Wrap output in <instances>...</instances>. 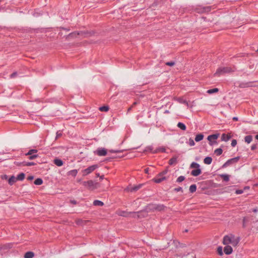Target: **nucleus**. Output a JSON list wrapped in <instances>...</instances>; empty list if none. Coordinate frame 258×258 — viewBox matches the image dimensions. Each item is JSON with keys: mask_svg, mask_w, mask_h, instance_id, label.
Instances as JSON below:
<instances>
[{"mask_svg": "<svg viewBox=\"0 0 258 258\" xmlns=\"http://www.w3.org/2000/svg\"><path fill=\"white\" fill-rule=\"evenodd\" d=\"M119 215L122 216H126V213L124 211L121 212L120 213H119Z\"/></svg>", "mask_w": 258, "mask_h": 258, "instance_id": "a18cd8bd", "label": "nucleus"}, {"mask_svg": "<svg viewBox=\"0 0 258 258\" xmlns=\"http://www.w3.org/2000/svg\"><path fill=\"white\" fill-rule=\"evenodd\" d=\"M98 167V165H97V164L93 165L84 170H82L81 171V172L82 173L83 176H85L90 174L92 172H93Z\"/></svg>", "mask_w": 258, "mask_h": 258, "instance_id": "7ed1b4c3", "label": "nucleus"}, {"mask_svg": "<svg viewBox=\"0 0 258 258\" xmlns=\"http://www.w3.org/2000/svg\"><path fill=\"white\" fill-rule=\"evenodd\" d=\"M35 164L34 162H27L25 164V165L26 166H32L34 165Z\"/></svg>", "mask_w": 258, "mask_h": 258, "instance_id": "37998d69", "label": "nucleus"}, {"mask_svg": "<svg viewBox=\"0 0 258 258\" xmlns=\"http://www.w3.org/2000/svg\"><path fill=\"white\" fill-rule=\"evenodd\" d=\"M37 156H38L37 155H30L29 159L30 160H33V159H35L36 158H37Z\"/></svg>", "mask_w": 258, "mask_h": 258, "instance_id": "4c0bfd02", "label": "nucleus"}, {"mask_svg": "<svg viewBox=\"0 0 258 258\" xmlns=\"http://www.w3.org/2000/svg\"><path fill=\"white\" fill-rule=\"evenodd\" d=\"M233 71V69L230 67L219 68L217 70L216 73L214 74V75L219 76L220 75L225 73H230Z\"/></svg>", "mask_w": 258, "mask_h": 258, "instance_id": "f03ea898", "label": "nucleus"}, {"mask_svg": "<svg viewBox=\"0 0 258 258\" xmlns=\"http://www.w3.org/2000/svg\"><path fill=\"white\" fill-rule=\"evenodd\" d=\"M218 252L219 254H220V255H222L223 252H222V248L221 247H218Z\"/></svg>", "mask_w": 258, "mask_h": 258, "instance_id": "a19ab883", "label": "nucleus"}, {"mask_svg": "<svg viewBox=\"0 0 258 258\" xmlns=\"http://www.w3.org/2000/svg\"><path fill=\"white\" fill-rule=\"evenodd\" d=\"M28 180H31L33 179V177L32 176L28 177Z\"/></svg>", "mask_w": 258, "mask_h": 258, "instance_id": "8fccbe9b", "label": "nucleus"}, {"mask_svg": "<svg viewBox=\"0 0 258 258\" xmlns=\"http://www.w3.org/2000/svg\"><path fill=\"white\" fill-rule=\"evenodd\" d=\"M252 136H246L244 138L245 142L248 144H249L252 141Z\"/></svg>", "mask_w": 258, "mask_h": 258, "instance_id": "a211bd4d", "label": "nucleus"}, {"mask_svg": "<svg viewBox=\"0 0 258 258\" xmlns=\"http://www.w3.org/2000/svg\"><path fill=\"white\" fill-rule=\"evenodd\" d=\"M25 178V174L24 173H21L20 174H19L17 177V180H23Z\"/></svg>", "mask_w": 258, "mask_h": 258, "instance_id": "4be33fe9", "label": "nucleus"}, {"mask_svg": "<svg viewBox=\"0 0 258 258\" xmlns=\"http://www.w3.org/2000/svg\"><path fill=\"white\" fill-rule=\"evenodd\" d=\"M177 126L183 131H185L186 130V126L183 123L178 122L177 123Z\"/></svg>", "mask_w": 258, "mask_h": 258, "instance_id": "aec40b11", "label": "nucleus"}, {"mask_svg": "<svg viewBox=\"0 0 258 258\" xmlns=\"http://www.w3.org/2000/svg\"><path fill=\"white\" fill-rule=\"evenodd\" d=\"M148 171H149V169L148 168H146V169H145V172L146 173H148Z\"/></svg>", "mask_w": 258, "mask_h": 258, "instance_id": "864d4df0", "label": "nucleus"}, {"mask_svg": "<svg viewBox=\"0 0 258 258\" xmlns=\"http://www.w3.org/2000/svg\"><path fill=\"white\" fill-rule=\"evenodd\" d=\"M218 91V89L217 88H214L212 89H210L207 91V93L209 94H212L214 93L217 92Z\"/></svg>", "mask_w": 258, "mask_h": 258, "instance_id": "c85d7f7f", "label": "nucleus"}, {"mask_svg": "<svg viewBox=\"0 0 258 258\" xmlns=\"http://www.w3.org/2000/svg\"><path fill=\"white\" fill-rule=\"evenodd\" d=\"M210 11L209 7L204 8L201 12H208Z\"/></svg>", "mask_w": 258, "mask_h": 258, "instance_id": "c9c22d12", "label": "nucleus"}, {"mask_svg": "<svg viewBox=\"0 0 258 258\" xmlns=\"http://www.w3.org/2000/svg\"><path fill=\"white\" fill-rule=\"evenodd\" d=\"M212 161V159L210 157H207L204 160V162L206 164L209 165L211 164Z\"/></svg>", "mask_w": 258, "mask_h": 258, "instance_id": "ddd939ff", "label": "nucleus"}, {"mask_svg": "<svg viewBox=\"0 0 258 258\" xmlns=\"http://www.w3.org/2000/svg\"><path fill=\"white\" fill-rule=\"evenodd\" d=\"M61 136H62V134L59 132H57L56 134L55 139L56 140V139H58Z\"/></svg>", "mask_w": 258, "mask_h": 258, "instance_id": "58836bf2", "label": "nucleus"}, {"mask_svg": "<svg viewBox=\"0 0 258 258\" xmlns=\"http://www.w3.org/2000/svg\"><path fill=\"white\" fill-rule=\"evenodd\" d=\"M203 138H204L203 135L200 134L196 136V137L195 138V141L196 142H199V141H201V140H202L203 139Z\"/></svg>", "mask_w": 258, "mask_h": 258, "instance_id": "dca6fc26", "label": "nucleus"}, {"mask_svg": "<svg viewBox=\"0 0 258 258\" xmlns=\"http://www.w3.org/2000/svg\"><path fill=\"white\" fill-rule=\"evenodd\" d=\"M136 104H137V102H134V103H133V104L132 105L133 107V106H134L135 105H136Z\"/></svg>", "mask_w": 258, "mask_h": 258, "instance_id": "6e6d98bb", "label": "nucleus"}, {"mask_svg": "<svg viewBox=\"0 0 258 258\" xmlns=\"http://www.w3.org/2000/svg\"><path fill=\"white\" fill-rule=\"evenodd\" d=\"M232 248L231 246L227 245L224 248V251L226 254H230L232 252Z\"/></svg>", "mask_w": 258, "mask_h": 258, "instance_id": "0eeeda50", "label": "nucleus"}, {"mask_svg": "<svg viewBox=\"0 0 258 258\" xmlns=\"http://www.w3.org/2000/svg\"><path fill=\"white\" fill-rule=\"evenodd\" d=\"M174 190L175 191H182V188L180 187H179L178 188H175L174 189Z\"/></svg>", "mask_w": 258, "mask_h": 258, "instance_id": "c03bdc74", "label": "nucleus"}, {"mask_svg": "<svg viewBox=\"0 0 258 258\" xmlns=\"http://www.w3.org/2000/svg\"><path fill=\"white\" fill-rule=\"evenodd\" d=\"M233 120H234V121H237L238 120V118L237 117H234L233 118Z\"/></svg>", "mask_w": 258, "mask_h": 258, "instance_id": "603ef678", "label": "nucleus"}, {"mask_svg": "<svg viewBox=\"0 0 258 258\" xmlns=\"http://www.w3.org/2000/svg\"><path fill=\"white\" fill-rule=\"evenodd\" d=\"M195 142L194 141V140L192 139H189V145L190 146H193L195 145Z\"/></svg>", "mask_w": 258, "mask_h": 258, "instance_id": "e433bc0d", "label": "nucleus"}, {"mask_svg": "<svg viewBox=\"0 0 258 258\" xmlns=\"http://www.w3.org/2000/svg\"><path fill=\"white\" fill-rule=\"evenodd\" d=\"M177 101H178V102H179V103H180L185 104V105H186L187 106H188V102H187L186 100H185L183 99L182 98H178V99H177Z\"/></svg>", "mask_w": 258, "mask_h": 258, "instance_id": "bb28decb", "label": "nucleus"}, {"mask_svg": "<svg viewBox=\"0 0 258 258\" xmlns=\"http://www.w3.org/2000/svg\"><path fill=\"white\" fill-rule=\"evenodd\" d=\"M231 138V135L223 134L221 136V140L223 141L227 142Z\"/></svg>", "mask_w": 258, "mask_h": 258, "instance_id": "6e6552de", "label": "nucleus"}, {"mask_svg": "<svg viewBox=\"0 0 258 258\" xmlns=\"http://www.w3.org/2000/svg\"><path fill=\"white\" fill-rule=\"evenodd\" d=\"M222 152H223V150L221 148L217 149L214 151L215 154L217 156H219V155H221Z\"/></svg>", "mask_w": 258, "mask_h": 258, "instance_id": "5701e85b", "label": "nucleus"}, {"mask_svg": "<svg viewBox=\"0 0 258 258\" xmlns=\"http://www.w3.org/2000/svg\"><path fill=\"white\" fill-rule=\"evenodd\" d=\"M108 110H109V107L108 106H104L100 107L99 108V110L101 111L106 112Z\"/></svg>", "mask_w": 258, "mask_h": 258, "instance_id": "393cba45", "label": "nucleus"}, {"mask_svg": "<svg viewBox=\"0 0 258 258\" xmlns=\"http://www.w3.org/2000/svg\"><path fill=\"white\" fill-rule=\"evenodd\" d=\"M243 192V190H236V191H235V193L237 195L238 194H241Z\"/></svg>", "mask_w": 258, "mask_h": 258, "instance_id": "49530a36", "label": "nucleus"}, {"mask_svg": "<svg viewBox=\"0 0 258 258\" xmlns=\"http://www.w3.org/2000/svg\"><path fill=\"white\" fill-rule=\"evenodd\" d=\"M133 108V106H131L130 107H129L127 109V112H130V111L132 110V109Z\"/></svg>", "mask_w": 258, "mask_h": 258, "instance_id": "3c124183", "label": "nucleus"}, {"mask_svg": "<svg viewBox=\"0 0 258 258\" xmlns=\"http://www.w3.org/2000/svg\"><path fill=\"white\" fill-rule=\"evenodd\" d=\"M237 144V141L236 140H233L231 142V146L232 147H235Z\"/></svg>", "mask_w": 258, "mask_h": 258, "instance_id": "ea45409f", "label": "nucleus"}, {"mask_svg": "<svg viewBox=\"0 0 258 258\" xmlns=\"http://www.w3.org/2000/svg\"><path fill=\"white\" fill-rule=\"evenodd\" d=\"M158 152H165V149L164 148H161L157 150L155 152H154L153 153H157Z\"/></svg>", "mask_w": 258, "mask_h": 258, "instance_id": "f704fd0d", "label": "nucleus"}, {"mask_svg": "<svg viewBox=\"0 0 258 258\" xmlns=\"http://www.w3.org/2000/svg\"><path fill=\"white\" fill-rule=\"evenodd\" d=\"M17 181V177L14 176H12L9 179L8 182L9 184L13 185L14 183H15Z\"/></svg>", "mask_w": 258, "mask_h": 258, "instance_id": "9b49d317", "label": "nucleus"}, {"mask_svg": "<svg viewBox=\"0 0 258 258\" xmlns=\"http://www.w3.org/2000/svg\"><path fill=\"white\" fill-rule=\"evenodd\" d=\"M54 163L56 165L58 166H61L63 165L62 161L58 159H54Z\"/></svg>", "mask_w": 258, "mask_h": 258, "instance_id": "2eb2a0df", "label": "nucleus"}, {"mask_svg": "<svg viewBox=\"0 0 258 258\" xmlns=\"http://www.w3.org/2000/svg\"><path fill=\"white\" fill-rule=\"evenodd\" d=\"M167 173V170H165L159 174L157 176H156L155 178L153 179V180L156 183H160L162 182V181L164 180L166 178L164 176V175H165Z\"/></svg>", "mask_w": 258, "mask_h": 258, "instance_id": "20e7f679", "label": "nucleus"}, {"mask_svg": "<svg viewBox=\"0 0 258 258\" xmlns=\"http://www.w3.org/2000/svg\"><path fill=\"white\" fill-rule=\"evenodd\" d=\"M256 148V146L255 145H252L251 147V149L252 150H254Z\"/></svg>", "mask_w": 258, "mask_h": 258, "instance_id": "09e8293b", "label": "nucleus"}, {"mask_svg": "<svg viewBox=\"0 0 258 258\" xmlns=\"http://www.w3.org/2000/svg\"><path fill=\"white\" fill-rule=\"evenodd\" d=\"M104 178V175H102L100 176V179L101 180L103 179Z\"/></svg>", "mask_w": 258, "mask_h": 258, "instance_id": "5fc2aeb1", "label": "nucleus"}, {"mask_svg": "<svg viewBox=\"0 0 258 258\" xmlns=\"http://www.w3.org/2000/svg\"><path fill=\"white\" fill-rule=\"evenodd\" d=\"M221 176L222 177V178H223V179L225 181H228L229 180V175H227V174H222L221 175Z\"/></svg>", "mask_w": 258, "mask_h": 258, "instance_id": "2f4dec72", "label": "nucleus"}, {"mask_svg": "<svg viewBox=\"0 0 258 258\" xmlns=\"http://www.w3.org/2000/svg\"><path fill=\"white\" fill-rule=\"evenodd\" d=\"M239 242L238 237L235 236L232 234L226 235L223 238V243L224 245L231 244L233 246H236Z\"/></svg>", "mask_w": 258, "mask_h": 258, "instance_id": "f257e3e1", "label": "nucleus"}, {"mask_svg": "<svg viewBox=\"0 0 258 258\" xmlns=\"http://www.w3.org/2000/svg\"><path fill=\"white\" fill-rule=\"evenodd\" d=\"M185 179V177L183 176H180L177 179V182H180L183 181Z\"/></svg>", "mask_w": 258, "mask_h": 258, "instance_id": "72a5a7b5", "label": "nucleus"}, {"mask_svg": "<svg viewBox=\"0 0 258 258\" xmlns=\"http://www.w3.org/2000/svg\"><path fill=\"white\" fill-rule=\"evenodd\" d=\"M73 204H76V202L75 201H72L71 202Z\"/></svg>", "mask_w": 258, "mask_h": 258, "instance_id": "bf43d9fd", "label": "nucleus"}, {"mask_svg": "<svg viewBox=\"0 0 258 258\" xmlns=\"http://www.w3.org/2000/svg\"><path fill=\"white\" fill-rule=\"evenodd\" d=\"M81 181V180L79 179V180H78V182H80Z\"/></svg>", "mask_w": 258, "mask_h": 258, "instance_id": "680f3d73", "label": "nucleus"}, {"mask_svg": "<svg viewBox=\"0 0 258 258\" xmlns=\"http://www.w3.org/2000/svg\"><path fill=\"white\" fill-rule=\"evenodd\" d=\"M97 154L100 156H104L107 154V150L105 148H99L96 151Z\"/></svg>", "mask_w": 258, "mask_h": 258, "instance_id": "423d86ee", "label": "nucleus"}, {"mask_svg": "<svg viewBox=\"0 0 258 258\" xmlns=\"http://www.w3.org/2000/svg\"><path fill=\"white\" fill-rule=\"evenodd\" d=\"M239 160V157H236V158H233V159H231L229 160H228L227 162V163H230L232 162H237L238 160Z\"/></svg>", "mask_w": 258, "mask_h": 258, "instance_id": "473e14b6", "label": "nucleus"}, {"mask_svg": "<svg viewBox=\"0 0 258 258\" xmlns=\"http://www.w3.org/2000/svg\"><path fill=\"white\" fill-rule=\"evenodd\" d=\"M197 189V186L196 184H192L189 187V191L191 192H194Z\"/></svg>", "mask_w": 258, "mask_h": 258, "instance_id": "b1692460", "label": "nucleus"}, {"mask_svg": "<svg viewBox=\"0 0 258 258\" xmlns=\"http://www.w3.org/2000/svg\"><path fill=\"white\" fill-rule=\"evenodd\" d=\"M78 170L76 169H74L70 171L68 173L69 175H72L73 176H76L77 174Z\"/></svg>", "mask_w": 258, "mask_h": 258, "instance_id": "6ab92c4d", "label": "nucleus"}, {"mask_svg": "<svg viewBox=\"0 0 258 258\" xmlns=\"http://www.w3.org/2000/svg\"><path fill=\"white\" fill-rule=\"evenodd\" d=\"M12 244L11 243H8L6 244H4L3 245L0 246V249H10L12 247Z\"/></svg>", "mask_w": 258, "mask_h": 258, "instance_id": "f8f14e48", "label": "nucleus"}, {"mask_svg": "<svg viewBox=\"0 0 258 258\" xmlns=\"http://www.w3.org/2000/svg\"><path fill=\"white\" fill-rule=\"evenodd\" d=\"M201 170L199 168L195 170H193L191 172V174L194 176H197L201 174Z\"/></svg>", "mask_w": 258, "mask_h": 258, "instance_id": "9d476101", "label": "nucleus"}, {"mask_svg": "<svg viewBox=\"0 0 258 258\" xmlns=\"http://www.w3.org/2000/svg\"><path fill=\"white\" fill-rule=\"evenodd\" d=\"M177 163V158L173 157L169 161V164L170 165H173Z\"/></svg>", "mask_w": 258, "mask_h": 258, "instance_id": "412c9836", "label": "nucleus"}, {"mask_svg": "<svg viewBox=\"0 0 258 258\" xmlns=\"http://www.w3.org/2000/svg\"><path fill=\"white\" fill-rule=\"evenodd\" d=\"M141 187V185H139L138 186H135L133 187H132L130 189L131 191H135L140 188Z\"/></svg>", "mask_w": 258, "mask_h": 258, "instance_id": "c756f323", "label": "nucleus"}, {"mask_svg": "<svg viewBox=\"0 0 258 258\" xmlns=\"http://www.w3.org/2000/svg\"><path fill=\"white\" fill-rule=\"evenodd\" d=\"M37 152V150L35 149L30 150L26 155H31L34 153H36Z\"/></svg>", "mask_w": 258, "mask_h": 258, "instance_id": "7c9ffc66", "label": "nucleus"}, {"mask_svg": "<svg viewBox=\"0 0 258 258\" xmlns=\"http://www.w3.org/2000/svg\"><path fill=\"white\" fill-rule=\"evenodd\" d=\"M17 73L16 72L14 73L11 75V78H13L17 76Z\"/></svg>", "mask_w": 258, "mask_h": 258, "instance_id": "de8ad7c7", "label": "nucleus"}, {"mask_svg": "<svg viewBox=\"0 0 258 258\" xmlns=\"http://www.w3.org/2000/svg\"><path fill=\"white\" fill-rule=\"evenodd\" d=\"M93 205L96 206H102L104 204L102 202L99 200H95L93 202Z\"/></svg>", "mask_w": 258, "mask_h": 258, "instance_id": "f3484780", "label": "nucleus"}, {"mask_svg": "<svg viewBox=\"0 0 258 258\" xmlns=\"http://www.w3.org/2000/svg\"><path fill=\"white\" fill-rule=\"evenodd\" d=\"M255 138L256 139L258 140V135H256Z\"/></svg>", "mask_w": 258, "mask_h": 258, "instance_id": "13d9d810", "label": "nucleus"}, {"mask_svg": "<svg viewBox=\"0 0 258 258\" xmlns=\"http://www.w3.org/2000/svg\"><path fill=\"white\" fill-rule=\"evenodd\" d=\"M83 184L84 186L91 188L94 185V182L92 180H89L87 181H84L83 182Z\"/></svg>", "mask_w": 258, "mask_h": 258, "instance_id": "1a4fd4ad", "label": "nucleus"}, {"mask_svg": "<svg viewBox=\"0 0 258 258\" xmlns=\"http://www.w3.org/2000/svg\"><path fill=\"white\" fill-rule=\"evenodd\" d=\"M96 176L97 177H100V175H99V173H96Z\"/></svg>", "mask_w": 258, "mask_h": 258, "instance_id": "4d7b16f0", "label": "nucleus"}, {"mask_svg": "<svg viewBox=\"0 0 258 258\" xmlns=\"http://www.w3.org/2000/svg\"><path fill=\"white\" fill-rule=\"evenodd\" d=\"M42 182H43V181L41 178H37L34 181V184L36 185H41V184H42Z\"/></svg>", "mask_w": 258, "mask_h": 258, "instance_id": "a878e982", "label": "nucleus"}, {"mask_svg": "<svg viewBox=\"0 0 258 258\" xmlns=\"http://www.w3.org/2000/svg\"><path fill=\"white\" fill-rule=\"evenodd\" d=\"M34 256V254L33 252L28 251L24 255L25 258H33Z\"/></svg>", "mask_w": 258, "mask_h": 258, "instance_id": "4468645a", "label": "nucleus"}, {"mask_svg": "<svg viewBox=\"0 0 258 258\" xmlns=\"http://www.w3.org/2000/svg\"><path fill=\"white\" fill-rule=\"evenodd\" d=\"M190 167L192 168H199L200 165L196 162H192L190 165Z\"/></svg>", "mask_w": 258, "mask_h": 258, "instance_id": "cd10ccee", "label": "nucleus"}, {"mask_svg": "<svg viewBox=\"0 0 258 258\" xmlns=\"http://www.w3.org/2000/svg\"><path fill=\"white\" fill-rule=\"evenodd\" d=\"M5 179H7V175H5Z\"/></svg>", "mask_w": 258, "mask_h": 258, "instance_id": "052dcab7", "label": "nucleus"}, {"mask_svg": "<svg viewBox=\"0 0 258 258\" xmlns=\"http://www.w3.org/2000/svg\"><path fill=\"white\" fill-rule=\"evenodd\" d=\"M219 134H214L210 135L208 137L207 139L209 142V144L212 146L215 143H217L216 140L218 138Z\"/></svg>", "mask_w": 258, "mask_h": 258, "instance_id": "39448f33", "label": "nucleus"}, {"mask_svg": "<svg viewBox=\"0 0 258 258\" xmlns=\"http://www.w3.org/2000/svg\"><path fill=\"white\" fill-rule=\"evenodd\" d=\"M174 64H175V63H174V62H173V61L167 62L166 63V64L167 66H174Z\"/></svg>", "mask_w": 258, "mask_h": 258, "instance_id": "79ce46f5", "label": "nucleus"}]
</instances>
